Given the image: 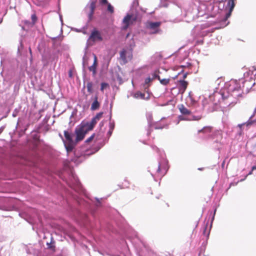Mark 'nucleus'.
Listing matches in <instances>:
<instances>
[{
  "mask_svg": "<svg viewBox=\"0 0 256 256\" xmlns=\"http://www.w3.org/2000/svg\"><path fill=\"white\" fill-rule=\"evenodd\" d=\"M138 20V14L137 12L128 14L122 20L123 26L122 27V30H126L130 25L133 24Z\"/></svg>",
  "mask_w": 256,
  "mask_h": 256,
  "instance_id": "f257e3e1",
  "label": "nucleus"
},
{
  "mask_svg": "<svg viewBox=\"0 0 256 256\" xmlns=\"http://www.w3.org/2000/svg\"><path fill=\"white\" fill-rule=\"evenodd\" d=\"M97 0H90V4L85 8V12L88 18V22H91L93 19V15L96 8Z\"/></svg>",
  "mask_w": 256,
  "mask_h": 256,
  "instance_id": "f03ea898",
  "label": "nucleus"
},
{
  "mask_svg": "<svg viewBox=\"0 0 256 256\" xmlns=\"http://www.w3.org/2000/svg\"><path fill=\"white\" fill-rule=\"evenodd\" d=\"M103 40V38L100 31L94 28L92 31L88 38V41L90 44H93L96 42H100Z\"/></svg>",
  "mask_w": 256,
  "mask_h": 256,
  "instance_id": "7ed1b4c3",
  "label": "nucleus"
},
{
  "mask_svg": "<svg viewBox=\"0 0 256 256\" xmlns=\"http://www.w3.org/2000/svg\"><path fill=\"white\" fill-rule=\"evenodd\" d=\"M161 24L162 23L160 22H148L146 23V27L148 29L154 30V32H153V34H156L160 32L159 27L161 25Z\"/></svg>",
  "mask_w": 256,
  "mask_h": 256,
  "instance_id": "20e7f679",
  "label": "nucleus"
},
{
  "mask_svg": "<svg viewBox=\"0 0 256 256\" xmlns=\"http://www.w3.org/2000/svg\"><path fill=\"white\" fill-rule=\"evenodd\" d=\"M86 130H84L80 126L76 128L75 130V132L76 134V140L77 142L80 141L82 140L86 132Z\"/></svg>",
  "mask_w": 256,
  "mask_h": 256,
  "instance_id": "39448f33",
  "label": "nucleus"
},
{
  "mask_svg": "<svg viewBox=\"0 0 256 256\" xmlns=\"http://www.w3.org/2000/svg\"><path fill=\"white\" fill-rule=\"evenodd\" d=\"M236 0H228V6L230 7L229 11L226 14L224 20H226L228 18L231 16L232 12L235 6V2Z\"/></svg>",
  "mask_w": 256,
  "mask_h": 256,
  "instance_id": "423d86ee",
  "label": "nucleus"
},
{
  "mask_svg": "<svg viewBox=\"0 0 256 256\" xmlns=\"http://www.w3.org/2000/svg\"><path fill=\"white\" fill-rule=\"evenodd\" d=\"M99 4L102 6H107V10L111 14L114 12V6L108 2V0H99Z\"/></svg>",
  "mask_w": 256,
  "mask_h": 256,
  "instance_id": "0eeeda50",
  "label": "nucleus"
},
{
  "mask_svg": "<svg viewBox=\"0 0 256 256\" xmlns=\"http://www.w3.org/2000/svg\"><path fill=\"white\" fill-rule=\"evenodd\" d=\"M103 112L98 113L96 116L93 118L90 122V128H94L97 122L102 117Z\"/></svg>",
  "mask_w": 256,
  "mask_h": 256,
  "instance_id": "6e6552de",
  "label": "nucleus"
},
{
  "mask_svg": "<svg viewBox=\"0 0 256 256\" xmlns=\"http://www.w3.org/2000/svg\"><path fill=\"white\" fill-rule=\"evenodd\" d=\"M94 62L92 66L88 68L90 71L92 72L93 76H95L96 74V67L98 66V59L96 56L93 54Z\"/></svg>",
  "mask_w": 256,
  "mask_h": 256,
  "instance_id": "1a4fd4ad",
  "label": "nucleus"
},
{
  "mask_svg": "<svg viewBox=\"0 0 256 256\" xmlns=\"http://www.w3.org/2000/svg\"><path fill=\"white\" fill-rule=\"evenodd\" d=\"M180 112L183 115H190L191 114V111L188 110L184 105L180 104L178 106Z\"/></svg>",
  "mask_w": 256,
  "mask_h": 256,
  "instance_id": "9d476101",
  "label": "nucleus"
},
{
  "mask_svg": "<svg viewBox=\"0 0 256 256\" xmlns=\"http://www.w3.org/2000/svg\"><path fill=\"white\" fill-rule=\"evenodd\" d=\"M256 114V108H254L253 114L250 117V118L248 120V121L246 122L245 124H239V126L242 127V126H243L245 124L247 126H251V125L254 124V123H256V120H252V118Z\"/></svg>",
  "mask_w": 256,
  "mask_h": 256,
  "instance_id": "9b49d317",
  "label": "nucleus"
},
{
  "mask_svg": "<svg viewBox=\"0 0 256 256\" xmlns=\"http://www.w3.org/2000/svg\"><path fill=\"white\" fill-rule=\"evenodd\" d=\"M82 129L86 130V132L87 133L88 132L92 130L93 128H90V124L89 122H82L80 126Z\"/></svg>",
  "mask_w": 256,
  "mask_h": 256,
  "instance_id": "f8f14e48",
  "label": "nucleus"
},
{
  "mask_svg": "<svg viewBox=\"0 0 256 256\" xmlns=\"http://www.w3.org/2000/svg\"><path fill=\"white\" fill-rule=\"evenodd\" d=\"M180 84V90H182V92H184L187 88L188 82L184 80H179Z\"/></svg>",
  "mask_w": 256,
  "mask_h": 256,
  "instance_id": "ddd939ff",
  "label": "nucleus"
},
{
  "mask_svg": "<svg viewBox=\"0 0 256 256\" xmlns=\"http://www.w3.org/2000/svg\"><path fill=\"white\" fill-rule=\"evenodd\" d=\"M100 104L98 100V97L96 96L94 102L92 103L90 109L92 110H95L99 108Z\"/></svg>",
  "mask_w": 256,
  "mask_h": 256,
  "instance_id": "4468645a",
  "label": "nucleus"
},
{
  "mask_svg": "<svg viewBox=\"0 0 256 256\" xmlns=\"http://www.w3.org/2000/svg\"><path fill=\"white\" fill-rule=\"evenodd\" d=\"M213 128L210 126L204 127L202 129L198 130V133L202 132L204 134L210 133L212 132Z\"/></svg>",
  "mask_w": 256,
  "mask_h": 256,
  "instance_id": "2eb2a0df",
  "label": "nucleus"
},
{
  "mask_svg": "<svg viewBox=\"0 0 256 256\" xmlns=\"http://www.w3.org/2000/svg\"><path fill=\"white\" fill-rule=\"evenodd\" d=\"M120 58L123 61L124 63H126L128 60L126 57V50H123L120 52Z\"/></svg>",
  "mask_w": 256,
  "mask_h": 256,
  "instance_id": "dca6fc26",
  "label": "nucleus"
},
{
  "mask_svg": "<svg viewBox=\"0 0 256 256\" xmlns=\"http://www.w3.org/2000/svg\"><path fill=\"white\" fill-rule=\"evenodd\" d=\"M64 136L68 142H73L72 135L68 131L64 132Z\"/></svg>",
  "mask_w": 256,
  "mask_h": 256,
  "instance_id": "f3484780",
  "label": "nucleus"
},
{
  "mask_svg": "<svg viewBox=\"0 0 256 256\" xmlns=\"http://www.w3.org/2000/svg\"><path fill=\"white\" fill-rule=\"evenodd\" d=\"M152 80V78H150L148 77L144 81V90L148 89L149 86H150V83Z\"/></svg>",
  "mask_w": 256,
  "mask_h": 256,
  "instance_id": "a211bd4d",
  "label": "nucleus"
},
{
  "mask_svg": "<svg viewBox=\"0 0 256 256\" xmlns=\"http://www.w3.org/2000/svg\"><path fill=\"white\" fill-rule=\"evenodd\" d=\"M92 86H93V84H92V82H90L87 83L86 88H87L88 92L90 94H92L93 92Z\"/></svg>",
  "mask_w": 256,
  "mask_h": 256,
  "instance_id": "6ab92c4d",
  "label": "nucleus"
},
{
  "mask_svg": "<svg viewBox=\"0 0 256 256\" xmlns=\"http://www.w3.org/2000/svg\"><path fill=\"white\" fill-rule=\"evenodd\" d=\"M65 146L68 152L72 151L74 148L73 142H68L66 144H65Z\"/></svg>",
  "mask_w": 256,
  "mask_h": 256,
  "instance_id": "aec40b11",
  "label": "nucleus"
},
{
  "mask_svg": "<svg viewBox=\"0 0 256 256\" xmlns=\"http://www.w3.org/2000/svg\"><path fill=\"white\" fill-rule=\"evenodd\" d=\"M158 80H160V84H162L164 85V86L167 85L170 82V79H168V78L160 79V78L159 76H158Z\"/></svg>",
  "mask_w": 256,
  "mask_h": 256,
  "instance_id": "412c9836",
  "label": "nucleus"
},
{
  "mask_svg": "<svg viewBox=\"0 0 256 256\" xmlns=\"http://www.w3.org/2000/svg\"><path fill=\"white\" fill-rule=\"evenodd\" d=\"M135 96L136 98H140L143 100H148V97H147L146 98H145V94H144L140 92H138L136 94Z\"/></svg>",
  "mask_w": 256,
  "mask_h": 256,
  "instance_id": "4be33fe9",
  "label": "nucleus"
},
{
  "mask_svg": "<svg viewBox=\"0 0 256 256\" xmlns=\"http://www.w3.org/2000/svg\"><path fill=\"white\" fill-rule=\"evenodd\" d=\"M109 86V85L108 83L106 82H102L100 84V90L103 92L104 89L106 88Z\"/></svg>",
  "mask_w": 256,
  "mask_h": 256,
  "instance_id": "5701e85b",
  "label": "nucleus"
},
{
  "mask_svg": "<svg viewBox=\"0 0 256 256\" xmlns=\"http://www.w3.org/2000/svg\"><path fill=\"white\" fill-rule=\"evenodd\" d=\"M32 20V26H34L37 21V16L36 14H33L31 16Z\"/></svg>",
  "mask_w": 256,
  "mask_h": 256,
  "instance_id": "b1692460",
  "label": "nucleus"
},
{
  "mask_svg": "<svg viewBox=\"0 0 256 256\" xmlns=\"http://www.w3.org/2000/svg\"><path fill=\"white\" fill-rule=\"evenodd\" d=\"M94 134H92L90 138H88L86 140V143H89L94 138Z\"/></svg>",
  "mask_w": 256,
  "mask_h": 256,
  "instance_id": "393cba45",
  "label": "nucleus"
},
{
  "mask_svg": "<svg viewBox=\"0 0 256 256\" xmlns=\"http://www.w3.org/2000/svg\"><path fill=\"white\" fill-rule=\"evenodd\" d=\"M193 118H194L192 120H198L201 119V116H194Z\"/></svg>",
  "mask_w": 256,
  "mask_h": 256,
  "instance_id": "a878e982",
  "label": "nucleus"
},
{
  "mask_svg": "<svg viewBox=\"0 0 256 256\" xmlns=\"http://www.w3.org/2000/svg\"><path fill=\"white\" fill-rule=\"evenodd\" d=\"M162 206L163 208H166L168 207L169 206H168V204L167 203H165L164 202L162 203Z\"/></svg>",
  "mask_w": 256,
  "mask_h": 256,
  "instance_id": "bb28decb",
  "label": "nucleus"
},
{
  "mask_svg": "<svg viewBox=\"0 0 256 256\" xmlns=\"http://www.w3.org/2000/svg\"><path fill=\"white\" fill-rule=\"evenodd\" d=\"M162 171V168H161V166L160 164H158V169H157V172H158V173H160Z\"/></svg>",
  "mask_w": 256,
  "mask_h": 256,
  "instance_id": "cd10ccee",
  "label": "nucleus"
},
{
  "mask_svg": "<svg viewBox=\"0 0 256 256\" xmlns=\"http://www.w3.org/2000/svg\"><path fill=\"white\" fill-rule=\"evenodd\" d=\"M222 99L224 100L226 98H227L228 96H224V94H222Z\"/></svg>",
  "mask_w": 256,
  "mask_h": 256,
  "instance_id": "c85d7f7f",
  "label": "nucleus"
},
{
  "mask_svg": "<svg viewBox=\"0 0 256 256\" xmlns=\"http://www.w3.org/2000/svg\"><path fill=\"white\" fill-rule=\"evenodd\" d=\"M252 170H256V166H253L252 167Z\"/></svg>",
  "mask_w": 256,
  "mask_h": 256,
  "instance_id": "c756f323",
  "label": "nucleus"
},
{
  "mask_svg": "<svg viewBox=\"0 0 256 256\" xmlns=\"http://www.w3.org/2000/svg\"><path fill=\"white\" fill-rule=\"evenodd\" d=\"M49 245L50 246H48V248H52L54 247V246H52L50 244Z\"/></svg>",
  "mask_w": 256,
  "mask_h": 256,
  "instance_id": "7c9ffc66",
  "label": "nucleus"
},
{
  "mask_svg": "<svg viewBox=\"0 0 256 256\" xmlns=\"http://www.w3.org/2000/svg\"><path fill=\"white\" fill-rule=\"evenodd\" d=\"M179 118H180V120H184V118H182V116H179Z\"/></svg>",
  "mask_w": 256,
  "mask_h": 256,
  "instance_id": "2f4dec72",
  "label": "nucleus"
},
{
  "mask_svg": "<svg viewBox=\"0 0 256 256\" xmlns=\"http://www.w3.org/2000/svg\"><path fill=\"white\" fill-rule=\"evenodd\" d=\"M252 170H251V171L248 173V175H250V174H252Z\"/></svg>",
  "mask_w": 256,
  "mask_h": 256,
  "instance_id": "473e14b6",
  "label": "nucleus"
},
{
  "mask_svg": "<svg viewBox=\"0 0 256 256\" xmlns=\"http://www.w3.org/2000/svg\"><path fill=\"white\" fill-rule=\"evenodd\" d=\"M186 77V74H184V78H185Z\"/></svg>",
  "mask_w": 256,
  "mask_h": 256,
  "instance_id": "72a5a7b5",
  "label": "nucleus"
},
{
  "mask_svg": "<svg viewBox=\"0 0 256 256\" xmlns=\"http://www.w3.org/2000/svg\"><path fill=\"white\" fill-rule=\"evenodd\" d=\"M29 50H30V54H32V50H31V48H29Z\"/></svg>",
  "mask_w": 256,
  "mask_h": 256,
  "instance_id": "f704fd0d",
  "label": "nucleus"
},
{
  "mask_svg": "<svg viewBox=\"0 0 256 256\" xmlns=\"http://www.w3.org/2000/svg\"><path fill=\"white\" fill-rule=\"evenodd\" d=\"M206 226L205 228H204V232H205V231H206Z\"/></svg>",
  "mask_w": 256,
  "mask_h": 256,
  "instance_id": "c9c22d12",
  "label": "nucleus"
},
{
  "mask_svg": "<svg viewBox=\"0 0 256 256\" xmlns=\"http://www.w3.org/2000/svg\"><path fill=\"white\" fill-rule=\"evenodd\" d=\"M128 36H129V34H127L126 37L128 38Z\"/></svg>",
  "mask_w": 256,
  "mask_h": 256,
  "instance_id": "e433bc0d",
  "label": "nucleus"
},
{
  "mask_svg": "<svg viewBox=\"0 0 256 256\" xmlns=\"http://www.w3.org/2000/svg\"><path fill=\"white\" fill-rule=\"evenodd\" d=\"M124 182H128L127 180H124Z\"/></svg>",
  "mask_w": 256,
  "mask_h": 256,
  "instance_id": "4c0bfd02",
  "label": "nucleus"
},
{
  "mask_svg": "<svg viewBox=\"0 0 256 256\" xmlns=\"http://www.w3.org/2000/svg\"><path fill=\"white\" fill-rule=\"evenodd\" d=\"M132 56L131 55V56L130 58V59H132Z\"/></svg>",
  "mask_w": 256,
  "mask_h": 256,
  "instance_id": "58836bf2",
  "label": "nucleus"
}]
</instances>
